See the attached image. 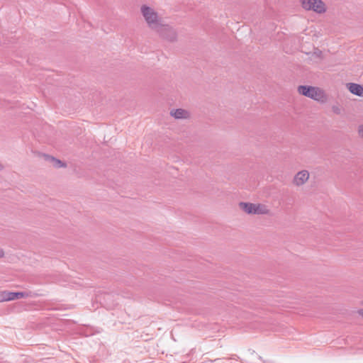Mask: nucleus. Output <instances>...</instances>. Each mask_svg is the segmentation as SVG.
Returning <instances> with one entry per match:
<instances>
[{
  "mask_svg": "<svg viewBox=\"0 0 363 363\" xmlns=\"http://www.w3.org/2000/svg\"><path fill=\"white\" fill-rule=\"evenodd\" d=\"M140 13L144 18L147 26L155 30L162 23V18L154 8L143 4L140 6Z\"/></svg>",
  "mask_w": 363,
  "mask_h": 363,
  "instance_id": "nucleus-1",
  "label": "nucleus"
},
{
  "mask_svg": "<svg viewBox=\"0 0 363 363\" xmlns=\"http://www.w3.org/2000/svg\"><path fill=\"white\" fill-rule=\"evenodd\" d=\"M38 296L37 293L26 291H20V292H11V291H3L1 294V301H13L20 298H33Z\"/></svg>",
  "mask_w": 363,
  "mask_h": 363,
  "instance_id": "nucleus-2",
  "label": "nucleus"
},
{
  "mask_svg": "<svg viewBox=\"0 0 363 363\" xmlns=\"http://www.w3.org/2000/svg\"><path fill=\"white\" fill-rule=\"evenodd\" d=\"M164 40L169 42H174L177 39L176 30L169 25L162 23L155 30Z\"/></svg>",
  "mask_w": 363,
  "mask_h": 363,
  "instance_id": "nucleus-3",
  "label": "nucleus"
},
{
  "mask_svg": "<svg viewBox=\"0 0 363 363\" xmlns=\"http://www.w3.org/2000/svg\"><path fill=\"white\" fill-rule=\"evenodd\" d=\"M302 7L306 10H313V11L322 13L326 10L325 5L321 0H301Z\"/></svg>",
  "mask_w": 363,
  "mask_h": 363,
  "instance_id": "nucleus-4",
  "label": "nucleus"
},
{
  "mask_svg": "<svg viewBox=\"0 0 363 363\" xmlns=\"http://www.w3.org/2000/svg\"><path fill=\"white\" fill-rule=\"evenodd\" d=\"M298 92L303 96H307L314 100H318L321 94V92L318 88L306 85L298 86Z\"/></svg>",
  "mask_w": 363,
  "mask_h": 363,
  "instance_id": "nucleus-5",
  "label": "nucleus"
},
{
  "mask_svg": "<svg viewBox=\"0 0 363 363\" xmlns=\"http://www.w3.org/2000/svg\"><path fill=\"white\" fill-rule=\"evenodd\" d=\"M309 178V173L307 170H302L298 172L293 179V183L296 186H301L304 184Z\"/></svg>",
  "mask_w": 363,
  "mask_h": 363,
  "instance_id": "nucleus-6",
  "label": "nucleus"
},
{
  "mask_svg": "<svg viewBox=\"0 0 363 363\" xmlns=\"http://www.w3.org/2000/svg\"><path fill=\"white\" fill-rule=\"evenodd\" d=\"M170 115L176 119H186L190 116L189 111L183 108L173 109L170 111Z\"/></svg>",
  "mask_w": 363,
  "mask_h": 363,
  "instance_id": "nucleus-7",
  "label": "nucleus"
},
{
  "mask_svg": "<svg viewBox=\"0 0 363 363\" xmlns=\"http://www.w3.org/2000/svg\"><path fill=\"white\" fill-rule=\"evenodd\" d=\"M347 87L352 94L356 96H362L363 95V86L360 84L348 83L347 84Z\"/></svg>",
  "mask_w": 363,
  "mask_h": 363,
  "instance_id": "nucleus-8",
  "label": "nucleus"
},
{
  "mask_svg": "<svg viewBox=\"0 0 363 363\" xmlns=\"http://www.w3.org/2000/svg\"><path fill=\"white\" fill-rule=\"evenodd\" d=\"M240 208L248 214H255V204L252 203L240 202Z\"/></svg>",
  "mask_w": 363,
  "mask_h": 363,
  "instance_id": "nucleus-9",
  "label": "nucleus"
},
{
  "mask_svg": "<svg viewBox=\"0 0 363 363\" xmlns=\"http://www.w3.org/2000/svg\"><path fill=\"white\" fill-rule=\"evenodd\" d=\"M45 159L49 162L52 163V164L57 168L65 167V164L63 163L61 160L56 159L52 156L44 155Z\"/></svg>",
  "mask_w": 363,
  "mask_h": 363,
  "instance_id": "nucleus-10",
  "label": "nucleus"
},
{
  "mask_svg": "<svg viewBox=\"0 0 363 363\" xmlns=\"http://www.w3.org/2000/svg\"><path fill=\"white\" fill-rule=\"evenodd\" d=\"M269 213V210L266 206L262 204H255V214L267 215Z\"/></svg>",
  "mask_w": 363,
  "mask_h": 363,
  "instance_id": "nucleus-11",
  "label": "nucleus"
},
{
  "mask_svg": "<svg viewBox=\"0 0 363 363\" xmlns=\"http://www.w3.org/2000/svg\"><path fill=\"white\" fill-rule=\"evenodd\" d=\"M357 131L359 138L363 140V124L358 125Z\"/></svg>",
  "mask_w": 363,
  "mask_h": 363,
  "instance_id": "nucleus-12",
  "label": "nucleus"
},
{
  "mask_svg": "<svg viewBox=\"0 0 363 363\" xmlns=\"http://www.w3.org/2000/svg\"><path fill=\"white\" fill-rule=\"evenodd\" d=\"M332 110L336 114H340L341 113V108L337 106H333Z\"/></svg>",
  "mask_w": 363,
  "mask_h": 363,
  "instance_id": "nucleus-13",
  "label": "nucleus"
},
{
  "mask_svg": "<svg viewBox=\"0 0 363 363\" xmlns=\"http://www.w3.org/2000/svg\"><path fill=\"white\" fill-rule=\"evenodd\" d=\"M315 55H316L318 57H320L321 55H322V52L319 50H317L315 52H314Z\"/></svg>",
  "mask_w": 363,
  "mask_h": 363,
  "instance_id": "nucleus-14",
  "label": "nucleus"
},
{
  "mask_svg": "<svg viewBox=\"0 0 363 363\" xmlns=\"http://www.w3.org/2000/svg\"><path fill=\"white\" fill-rule=\"evenodd\" d=\"M358 313L363 317V309H360L358 311Z\"/></svg>",
  "mask_w": 363,
  "mask_h": 363,
  "instance_id": "nucleus-15",
  "label": "nucleus"
},
{
  "mask_svg": "<svg viewBox=\"0 0 363 363\" xmlns=\"http://www.w3.org/2000/svg\"><path fill=\"white\" fill-rule=\"evenodd\" d=\"M4 256V252L0 250V257Z\"/></svg>",
  "mask_w": 363,
  "mask_h": 363,
  "instance_id": "nucleus-16",
  "label": "nucleus"
},
{
  "mask_svg": "<svg viewBox=\"0 0 363 363\" xmlns=\"http://www.w3.org/2000/svg\"><path fill=\"white\" fill-rule=\"evenodd\" d=\"M3 169H4V166L1 164H0V171L2 170Z\"/></svg>",
  "mask_w": 363,
  "mask_h": 363,
  "instance_id": "nucleus-17",
  "label": "nucleus"
},
{
  "mask_svg": "<svg viewBox=\"0 0 363 363\" xmlns=\"http://www.w3.org/2000/svg\"><path fill=\"white\" fill-rule=\"evenodd\" d=\"M0 363H2V362H0Z\"/></svg>",
  "mask_w": 363,
  "mask_h": 363,
  "instance_id": "nucleus-18",
  "label": "nucleus"
}]
</instances>
